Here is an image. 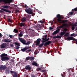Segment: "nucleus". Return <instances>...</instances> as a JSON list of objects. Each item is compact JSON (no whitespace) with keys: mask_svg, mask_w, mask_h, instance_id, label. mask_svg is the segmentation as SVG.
<instances>
[{"mask_svg":"<svg viewBox=\"0 0 77 77\" xmlns=\"http://www.w3.org/2000/svg\"><path fill=\"white\" fill-rule=\"evenodd\" d=\"M1 60L2 61H8L9 59V58L8 56V55L6 54H2L1 55Z\"/></svg>","mask_w":77,"mask_h":77,"instance_id":"1","label":"nucleus"},{"mask_svg":"<svg viewBox=\"0 0 77 77\" xmlns=\"http://www.w3.org/2000/svg\"><path fill=\"white\" fill-rule=\"evenodd\" d=\"M19 39L21 42L23 44L26 45H29L30 44V41L28 42L27 43H26V41L22 38H19Z\"/></svg>","mask_w":77,"mask_h":77,"instance_id":"2","label":"nucleus"},{"mask_svg":"<svg viewBox=\"0 0 77 77\" xmlns=\"http://www.w3.org/2000/svg\"><path fill=\"white\" fill-rule=\"evenodd\" d=\"M41 39L38 38L36 41H35V42L36 45H39V47L40 48H41V47H42V46L44 45V44L43 43L41 44L40 45H39L40 44V42H41Z\"/></svg>","mask_w":77,"mask_h":77,"instance_id":"3","label":"nucleus"},{"mask_svg":"<svg viewBox=\"0 0 77 77\" xmlns=\"http://www.w3.org/2000/svg\"><path fill=\"white\" fill-rule=\"evenodd\" d=\"M25 11L27 13L29 14H32V16L34 17L35 16V13L33 12V10L30 8H29L28 9H26L25 10Z\"/></svg>","mask_w":77,"mask_h":77,"instance_id":"4","label":"nucleus"},{"mask_svg":"<svg viewBox=\"0 0 77 77\" xmlns=\"http://www.w3.org/2000/svg\"><path fill=\"white\" fill-rule=\"evenodd\" d=\"M29 47H28V46H26L23 48L21 49V51H23V52H24V51H26V53H28L29 52H30V51H32V49H29ZM27 49H29L27 50Z\"/></svg>","mask_w":77,"mask_h":77,"instance_id":"5","label":"nucleus"},{"mask_svg":"<svg viewBox=\"0 0 77 77\" xmlns=\"http://www.w3.org/2000/svg\"><path fill=\"white\" fill-rule=\"evenodd\" d=\"M29 17H30V16H29V15H28L26 17H23L21 20L22 22L23 23L26 22V20H27V18H29Z\"/></svg>","mask_w":77,"mask_h":77,"instance_id":"6","label":"nucleus"},{"mask_svg":"<svg viewBox=\"0 0 77 77\" xmlns=\"http://www.w3.org/2000/svg\"><path fill=\"white\" fill-rule=\"evenodd\" d=\"M66 40H68V41H71V40H73V41H75L76 42V44H77V39H75V38H73L72 37H69L67 38Z\"/></svg>","mask_w":77,"mask_h":77,"instance_id":"7","label":"nucleus"},{"mask_svg":"<svg viewBox=\"0 0 77 77\" xmlns=\"http://www.w3.org/2000/svg\"><path fill=\"white\" fill-rule=\"evenodd\" d=\"M10 72L11 73H13V77H18V74L17 73V72H15L14 71H11Z\"/></svg>","mask_w":77,"mask_h":77,"instance_id":"8","label":"nucleus"},{"mask_svg":"<svg viewBox=\"0 0 77 77\" xmlns=\"http://www.w3.org/2000/svg\"><path fill=\"white\" fill-rule=\"evenodd\" d=\"M51 43V41H48V42H46L44 44V46L45 47H47V45H49Z\"/></svg>","mask_w":77,"mask_h":77,"instance_id":"9","label":"nucleus"},{"mask_svg":"<svg viewBox=\"0 0 77 77\" xmlns=\"http://www.w3.org/2000/svg\"><path fill=\"white\" fill-rule=\"evenodd\" d=\"M7 68L5 66H3V65H1L0 66V70H5Z\"/></svg>","mask_w":77,"mask_h":77,"instance_id":"10","label":"nucleus"},{"mask_svg":"<svg viewBox=\"0 0 77 77\" xmlns=\"http://www.w3.org/2000/svg\"><path fill=\"white\" fill-rule=\"evenodd\" d=\"M26 60H30V61H33L35 60V58L33 57H26Z\"/></svg>","mask_w":77,"mask_h":77,"instance_id":"11","label":"nucleus"},{"mask_svg":"<svg viewBox=\"0 0 77 77\" xmlns=\"http://www.w3.org/2000/svg\"><path fill=\"white\" fill-rule=\"evenodd\" d=\"M57 18L58 21H61V18H62V16H60V14H57Z\"/></svg>","mask_w":77,"mask_h":77,"instance_id":"12","label":"nucleus"},{"mask_svg":"<svg viewBox=\"0 0 77 77\" xmlns=\"http://www.w3.org/2000/svg\"><path fill=\"white\" fill-rule=\"evenodd\" d=\"M60 29H59L56 30L52 33V35H56V34H57V33H58L60 32Z\"/></svg>","mask_w":77,"mask_h":77,"instance_id":"13","label":"nucleus"},{"mask_svg":"<svg viewBox=\"0 0 77 77\" xmlns=\"http://www.w3.org/2000/svg\"><path fill=\"white\" fill-rule=\"evenodd\" d=\"M47 37V35H45V36L44 37H43L42 38V39L43 40H44L42 41V43H44V42H46Z\"/></svg>","mask_w":77,"mask_h":77,"instance_id":"14","label":"nucleus"},{"mask_svg":"<svg viewBox=\"0 0 77 77\" xmlns=\"http://www.w3.org/2000/svg\"><path fill=\"white\" fill-rule=\"evenodd\" d=\"M1 10L5 11L6 12H8V13H11V11H10L9 9H7L5 8H2Z\"/></svg>","mask_w":77,"mask_h":77,"instance_id":"15","label":"nucleus"},{"mask_svg":"<svg viewBox=\"0 0 77 77\" xmlns=\"http://www.w3.org/2000/svg\"><path fill=\"white\" fill-rule=\"evenodd\" d=\"M7 45L5 43H3L1 45L0 47L1 48L3 49L4 48H6V47Z\"/></svg>","mask_w":77,"mask_h":77,"instance_id":"16","label":"nucleus"},{"mask_svg":"<svg viewBox=\"0 0 77 77\" xmlns=\"http://www.w3.org/2000/svg\"><path fill=\"white\" fill-rule=\"evenodd\" d=\"M25 68L26 69L28 70H30L31 69V67L29 65L26 66Z\"/></svg>","mask_w":77,"mask_h":77,"instance_id":"17","label":"nucleus"},{"mask_svg":"<svg viewBox=\"0 0 77 77\" xmlns=\"http://www.w3.org/2000/svg\"><path fill=\"white\" fill-rule=\"evenodd\" d=\"M62 36H60V35H57V36H54L53 37V39H56V38H62Z\"/></svg>","mask_w":77,"mask_h":77,"instance_id":"18","label":"nucleus"},{"mask_svg":"<svg viewBox=\"0 0 77 77\" xmlns=\"http://www.w3.org/2000/svg\"><path fill=\"white\" fill-rule=\"evenodd\" d=\"M66 33V31L65 32L63 31V32H61L60 33V35L61 36H63V35H65V34Z\"/></svg>","mask_w":77,"mask_h":77,"instance_id":"19","label":"nucleus"},{"mask_svg":"<svg viewBox=\"0 0 77 77\" xmlns=\"http://www.w3.org/2000/svg\"><path fill=\"white\" fill-rule=\"evenodd\" d=\"M61 75L63 77H65L66 75V73H65V72H63V73H61Z\"/></svg>","mask_w":77,"mask_h":77,"instance_id":"20","label":"nucleus"},{"mask_svg":"<svg viewBox=\"0 0 77 77\" xmlns=\"http://www.w3.org/2000/svg\"><path fill=\"white\" fill-rule=\"evenodd\" d=\"M20 25L21 27H22V26H24V27H25L26 26V25L25 23H20Z\"/></svg>","mask_w":77,"mask_h":77,"instance_id":"21","label":"nucleus"},{"mask_svg":"<svg viewBox=\"0 0 77 77\" xmlns=\"http://www.w3.org/2000/svg\"><path fill=\"white\" fill-rule=\"evenodd\" d=\"M67 21H68V20H61V21H60L61 22V23L64 24V23H66L67 22Z\"/></svg>","mask_w":77,"mask_h":77,"instance_id":"22","label":"nucleus"},{"mask_svg":"<svg viewBox=\"0 0 77 77\" xmlns=\"http://www.w3.org/2000/svg\"><path fill=\"white\" fill-rule=\"evenodd\" d=\"M5 72L7 74H9V69L8 68L6 69Z\"/></svg>","mask_w":77,"mask_h":77,"instance_id":"23","label":"nucleus"},{"mask_svg":"<svg viewBox=\"0 0 77 77\" xmlns=\"http://www.w3.org/2000/svg\"><path fill=\"white\" fill-rule=\"evenodd\" d=\"M32 63V65H35V66H38V64H37L36 62H35V61H33Z\"/></svg>","mask_w":77,"mask_h":77,"instance_id":"24","label":"nucleus"},{"mask_svg":"<svg viewBox=\"0 0 77 77\" xmlns=\"http://www.w3.org/2000/svg\"><path fill=\"white\" fill-rule=\"evenodd\" d=\"M13 32L15 33H18V30L16 29H14L13 31Z\"/></svg>","mask_w":77,"mask_h":77,"instance_id":"25","label":"nucleus"},{"mask_svg":"<svg viewBox=\"0 0 77 77\" xmlns=\"http://www.w3.org/2000/svg\"><path fill=\"white\" fill-rule=\"evenodd\" d=\"M23 35V32H20V34L18 35V36L20 37H22Z\"/></svg>","mask_w":77,"mask_h":77,"instance_id":"26","label":"nucleus"},{"mask_svg":"<svg viewBox=\"0 0 77 77\" xmlns=\"http://www.w3.org/2000/svg\"><path fill=\"white\" fill-rule=\"evenodd\" d=\"M4 8H6V9H8L9 8H10V6H8L7 5H5L3 7Z\"/></svg>","mask_w":77,"mask_h":77,"instance_id":"27","label":"nucleus"},{"mask_svg":"<svg viewBox=\"0 0 77 77\" xmlns=\"http://www.w3.org/2000/svg\"><path fill=\"white\" fill-rule=\"evenodd\" d=\"M14 44L16 45H17V46H20V44L17 43V42H15L14 43Z\"/></svg>","mask_w":77,"mask_h":77,"instance_id":"28","label":"nucleus"},{"mask_svg":"<svg viewBox=\"0 0 77 77\" xmlns=\"http://www.w3.org/2000/svg\"><path fill=\"white\" fill-rule=\"evenodd\" d=\"M71 74L70 73H68L67 75V77H69L71 76Z\"/></svg>","mask_w":77,"mask_h":77,"instance_id":"29","label":"nucleus"},{"mask_svg":"<svg viewBox=\"0 0 77 77\" xmlns=\"http://www.w3.org/2000/svg\"><path fill=\"white\" fill-rule=\"evenodd\" d=\"M69 36V33L68 32H67L65 34V35H64V36H67L68 37Z\"/></svg>","mask_w":77,"mask_h":77,"instance_id":"30","label":"nucleus"},{"mask_svg":"<svg viewBox=\"0 0 77 77\" xmlns=\"http://www.w3.org/2000/svg\"><path fill=\"white\" fill-rule=\"evenodd\" d=\"M11 42V40L8 41V40H6V39L4 41V42Z\"/></svg>","mask_w":77,"mask_h":77,"instance_id":"31","label":"nucleus"},{"mask_svg":"<svg viewBox=\"0 0 77 77\" xmlns=\"http://www.w3.org/2000/svg\"><path fill=\"white\" fill-rule=\"evenodd\" d=\"M47 71H48V70H42V72H47Z\"/></svg>","mask_w":77,"mask_h":77,"instance_id":"32","label":"nucleus"},{"mask_svg":"<svg viewBox=\"0 0 77 77\" xmlns=\"http://www.w3.org/2000/svg\"><path fill=\"white\" fill-rule=\"evenodd\" d=\"M73 14H74V12H69V14L70 15H72Z\"/></svg>","mask_w":77,"mask_h":77,"instance_id":"33","label":"nucleus"},{"mask_svg":"<svg viewBox=\"0 0 77 77\" xmlns=\"http://www.w3.org/2000/svg\"><path fill=\"white\" fill-rule=\"evenodd\" d=\"M73 12H74V11H77V8H74L73 10H72Z\"/></svg>","mask_w":77,"mask_h":77,"instance_id":"34","label":"nucleus"},{"mask_svg":"<svg viewBox=\"0 0 77 77\" xmlns=\"http://www.w3.org/2000/svg\"><path fill=\"white\" fill-rule=\"evenodd\" d=\"M62 26L63 27H65V26H66V23H63L62 24Z\"/></svg>","mask_w":77,"mask_h":77,"instance_id":"35","label":"nucleus"},{"mask_svg":"<svg viewBox=\"0 0 77 77\" xmlns=\"http://www.w3.org/2000/svg\"><path fill=\"white\" fill-rule=\"evenodd\" d=\"M39 22H40L41 23H44V21H43V20H40L39 21H38V23H39Z\"/></svg>","mask_w":77,"mask_h":77,"instance_id":"36","label":"nucleus"},{"mask_svg":"<svg viewBox=\"0 0 77 77\" xmlns=\"http://www.w3.org/2000/svg\"><path fill=\"white\" fill-rule=\"evenodd\" d=\"M74 35H75V34L74 33L70 35V36H74Z\"/></svg>","mask_w":77,"mask_h":77,"instance_id":"37","label":"nucleus"},{"mask_svg":"<svg viewBox=\"0 0 77 77\" xmlns=\"http://www.w3.org/2000/svg\"><path fill=\"white\" fill-rule=\"evenodd\" d=\"M43 4L44 5H46V2L44 1L43 2Z\"/></svg>","mask_w":77,"mask_h":77,"instance_id":"38","label":"nucleus"},{"mask_svg":"<svg viewBox=\"0 0 77 77\" xmlns=\"http://www.w3.org/2000/svg\"><path fill=\"white\" fill-rule=\"evenodd\" d=\"M9 37L10 38H12V36H13L12 35H9Z\"/></svg>","mask_w":77,"mask_h":77,"instance_id":"39","label":"nucleus"},{"mask_svg":"<svg viewBox=\"0 0 77 77\" xmlns=\"http://www.w3.org/2000/svg\"><path fill=\"white\" fill-rule=\"evenodd\" d=\"M66 31H67V29H66V28H65V29H64L63 32H66Z\"/></svg>","mask_w":77,"mask_h":77,"instance_id":"40","label":"nucleus"},{"mask_svg":"<svg viewBox=\"0 0 77 77\" xmlns=\"http://www.w3.org/2000/svg\"><path fill=\"white\" fill-rule=\"evenodd\" d=\"M72 30H74V29H75V27L74 26H73L72 28Z\"/></svg>","mask_w":77,"mask_h":77,"instance_id":"41","label":"nucleus"},{"mask_svg":"<svg viewBox=\"0 0 77 77\" xmlns=\"http://www.w3.org/2000/svg\"><path fill=\"white\" fill-rule=\"evenodd\" d=\"M49 39H50V38H47V37H46V42H47V41H49Z\"/></svg>","mask_w":77,"mask_h":77,"instance_id":"42","label":"nucleus"},{"mask_svg":"<svg viewBox=\"0 0 77 77\" xmlns=\"http://www.w3.org/2000/svg\"><path fill=\"white\" fill-rule=\"evenodd\" d=\"M19 48H20V47L17 46V47H16V50H18V49H19Z\"/></svg>","mask_w":77,"mask_h":77,"instance_id":"43","label":"nucleus"},{"mask_svg":"<svg viewBox=\"0 0 77 77\" xmlns=\"http://www.w3.org/2000/svg\"><path fill=\"white\" fill-rule=\"evenodd\" d=\"M49 30H53V28L51 27H49Z\"/></svg>","mask_w":77,"mask_h":77,"instance_id":"44","label":"nucleus"},{"mask_svg":"<svg viewBox=\"0 0 77 77\" xmlns=\"http://www.w3.org/2000/svg\"><path fill=\"white\" fill-rule=\"evenodd\" d=\"M16 12H20V11L18 10H16Z\"/></svg>","mask_w":77,"mask_h":77,"instance_id":"45","label":"nucleus"},{"mask_svg":"<svg viewBox=\"0 0 77 77\" xmlns=\"http://www.w3.org/2000/svg\"><path fill=\"white\" fill-rule=\"evenodd\" d=\"M25 8H27L28 7L27 6V5L26 4L24 6Z\"/></svg>","mask_w":77,"mask_h":77,"instance_id":"46","label":"nucleus"},{"mask_svg":"<svg viewBox=\"0 0 77 77\" xmlns=\"http://www.w3.org/2000/svg\"><path fill=\"white\" fill-rule=\"evenodd\" d=\"M11 47H14V45L13 44H10Z\"/></svg>","mask_w":77,"mask_h":77,"instance_id":"47","label":"nucleus"},{"mask_svg":"<svg viewBox=\"0 0 77 77\" xmlns=\"http://www.w3.org/2000/svg\"><path fill=\"white\" fill-rule=\"evenodd\" d=\"M4 0H0V3H2V2H4Z\"/></svg>","mask_w":77,"mask_h":77,"instance_id":"48","label":"nucleus"},{"mask_svg":"<svg viewBox=\"0 0 77 77\" xmlns=\"http://www.w3.org/2000/svg\"><path fill=\"white\" fill-rule=\"evenodd\" d=\"M34 54H35V55H36V54H37L38 53H37V52H36V51H35V52H34Z\"/></svg>","mask_w":77,"mask_h":77,"instance_id":"49","label":"nucleus"},{"mask_svg":"<svg viewBox=\"0 0 77 77\" xmlns=\"http://www.w3.org/2000/svg\"><path fill=\"white\" fill-rule=\"evenodd\" d=\"M1 14H3L4 13V12H3V11L1 10Z\"/></svg>","mask_w":77,"mask_h":77,"instance_id":"50","label":"nucleus"},{"mask_svg":"<svg viewBox=\"0 0 77 77\" xmlns=\"http://www.w3.org/2000/svg\"><path fill=\"white\" fill-rule=\"evenodd\" d=\"M17 77H20V74H17Z\"/></svg>","mask_w":77,"mask_h":77,"instance_id":"51","label":"nucleus"},{"mask_svg":"<svg viewBox=\"0 0 77 77\" xmlns=\"http://www.w3.org/2000/svg\"><path fill=\"white\" fill-rule=\"evenodd\" d=\"M60 28H63V26L62 25L61 26H60Z\"/></svg>","mask_w":77,"mask_h":77,"instance_id":"52","label":"nucleus"},{"mask_svg":"<svg viewBox=\"0 0 77 77\" xmlns=\"http://www.w3.org/2000/svg\"><path fill=\"white\" fill-rule=\"evenodd\" d=\"M38 70L40 71V70H41V68H38Z\"/></svg>","mask_w":77,"mask_h":77,"instance_id":"53","label":"nucleus"},{"mask_svg":"<svg viewBox=\"0 0 77 77\" xmlns=\"http://www.w3.org/2000/svg\"><path fill=\"white\" fill-rule=\"evenodd\" d=\"M1 36H2V34L0 33V38H1Z\"/></svg>","mask_w":77,"mask_h":77,"instance_id":"54","label":"nucleus"},{"mask_svg":"<svg viewBox=\"0 0 77 77\" xmlns=\"http://www.w3.org/2000/svg\"><path fill=\"white\" fill-rule=\"evenodd\" d=\"M28 36H29V35H26V37H28Z\"/></svg>","mask_w":77,"mask_h":77,"instance_id":"55","label":"nucleus"},{"mask_svg":"<svg viewBox=\"0 0 77 77\" xmlns=\"http://www.w3.org/2000/svg\"><path fill=\"white\" fill-rule=\"evenodd\" d=\"M9 21V22H11V20H8Z\"/></svg>","mask_w":77,"mask_h":77,"instance_id":"56","label":"nucleus"},{"mask_svg":"<svg viewBox=\"0 0 77 77\" xmlns=\"http://www.w3.org/2000/svg\"><path fill=\"white\" fill-rule=\"evenodd\" d=\"M75 26H77V24H75Z\"/></svg>","mask_w":77,"mask_h":77,"instance_id":"57","label":"nucleus"},{"mask_svg":"<svg viewBox=\"0 0 77 77\" xmlns=\"http://www.w3.org/2000/svg\"><path fill=\"white\" fill-rule=\"evenodd\" d=\"M11 61H12V62H14V60H11Z\"/></svg>","mask_w":77,"mask_h":77,"instance_id":"58","label":"nucleus"},{"mask_svg":"<svg viewBox=\"0 0 77 77\" xmlns=\"http://www.w3.org/2000/svg\"><path fill=\"white\" fill-rule=\"evenodd\" d=\"M8 21H9L11 19H8Z\"/></svg>","mask_w":77,"mask_h":77,"instance_id":"59","label":"nucleus"},{"mask_svg":"<svg viewBox=\"0 0 77 77\" xmlns=\"http://www.w3.org/2000/svg\"><path fill=\"white\" fill-rule=\"evenodd\" d=\"M75 13H74L73 15H75Z\"/></svg>","mask_w":77,"mask_h":77,"instance_id":"60","label":"nucleus"},{"mask_svg":"<svg viewBox=\"0 0 77 77\" xmlns=\"http://www.w3.org/2000/svg\"><path fill=\"white\" fill-rule=\"evenodd\" d=\"M1 13V10H0V14Z\"/></svg>","mask_w":77,"mask_h":77,"instance_id":"61","label":"nucleus"},{"mask_svg":"<svg viewBox=\"0 0 77 77\" xmlns=\"http://www.w3.org/2000/svg\"><path fill=\"white\" fill-rule=\"evenodd\" d=\"M75 24H77V22L75 23Z\"/></svg>","mask_w":77,"mask_h":77,"instance_id":"62","label":"nucleus"},{"mask_svg":"<svg viewBox=\"0 0 77 77\" xmlns=\"http://www.w3.org/2000/svg\"><path fill=\"white\" fill-rule=\"evenodd\" d=\"M16 66H17V64L16 65Z\"/></svg>","mask_w":77,"mask_h":77,"instance_id":"63","label":"nucleus"},{"mask_svg":"<svg viewBox=\"0 0 77 77\" xmlns=\"http://www.w3.org/2000/svg\"><path fill=\"white\" fill-rule=\"evenodd\" d=\"M51 52H53V51H51Z\"/></svg>","mask_w":77,"mask_h":77,"instance_id":"64","label":"nucleus"}]
</instances>
